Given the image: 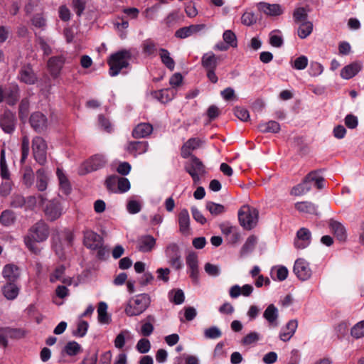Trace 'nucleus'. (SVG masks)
Segmentation results:
<instances>
[{"instance_id": "1", "label": "nucleus", "mask_w": 364, "mask_h": 364, "mask_svg": "<svg viewBox=\"0 0 364 364\" xmlns=\"http://www.w3.org/2000/svg\"><path fill=\"white\" fill-rule=\"evenodd\" d=\"M48 235V225L43 220H39L30 228L28 234L24 237L25 245L33 253L38 254L41 250L36 243L46 241Z\"/></svg>"}, {"instance_id": "2", "label": "nucleus", "mask_w": 364, "mask_h": 364, "mask_svg": "<svg viewBox=\"0 0 364 364\" xmlns=\"http://www.w3.org/2000/svg\"><path fill=\"white\" fill-rule=\"evenodd\" d=\"M131 57V52L128 50H121L112 54L108 60L109 75L117 76L124 68H127L129 65Z\"/></svg>"}, {"instance_id": "3", "label": "nucleus", "mask_w": 364, "mask_h": 364, "mask_svg": "<svg viewBox=\"0 0 364 364\" xmlns=\"http://www.w3.org/2000/svg\"><path fill=\"white\" fill-rule=\"evenodd\" d=\"M315 181V186L318 189L323 187L324 178L319 175L318 172L314 171L310 172L303 180V181L292 188L291 195L301 196L308 193L311 189V182Z\"/></svg>"}, {"instance_id": "4", "label": "nucleus", "mask_w": 364, "mask_h": 364, "mask_svg": "<svg viewBox=\"0 0 364 364\" xmlns=\"http://www.w3.org/2000/svg\"><path fill=\"white\" fill-rule=\"evenodd\" d=\"M259 211L249 205H242L238 211V220L240 225L248 230L257 225Z\"/></svg>"}, {"instance_id": "5", "label": "nucleus", "mask_w": 364, "mask_h": 364, "mask_svg": "<svg viewBox=\"0 0 364 364\" xmlns=\"http://www.w3.org/2000/svg\"><path fill=\"white\" fill-rule=\"evenodd\" d=\"M164 255L167 263L176 270L183 267L182 250L180 245L174 242H169L164 248Z\"/></svg>"}, {"instance_id": "6", "label": "nucleus", "mask_w": 364, "mask_h": 364, "mask_svg": "<svg viewBox=\"0 0 364 364\" xmlns=\"http://www.w3.org/2000/svg\"><path fill=\"white\" fill-rule=\"evenodd\" d=\"M150 302V297L147 294L136 295L127 305L125 313L128 316L140 315L149 307Z\"/></svg>"}, {"instance_id": "7", "label": "nucleus", "mask_w": 364, "mask_h": 364, "mask_svg": "<svg viewBox=\"0 0 364 364\" xmlns=\"http://www.w3.org/2000/svg\"><path fill=\"white\" fill-rule=\"evenodd\" d=\"M185 171L191 176L195 184L200 183V177L206 174L203 162L196 156H192L184 165Z\"/></svg>"}, {"instance_id": "8", "label": "nucleus", "mask_w": 364, "mask_h": 364, "mask_svg": "<svg viewBox=\"0 0 364 364\" xmlns=\"http://www.w3.org/2000/svg\"><path fill=\"white\" fill-rule=\"evenodd\" d=\"M33 155L36 161L41 165H43L47 161V144L41 136H36L32 140Z\"/></svg>"}, {"instance_id": "9", "label": "nucleus", "mask_w": 364, "mask_h": 364, "mask_svg": "<svg viewBox=\"0 0 364 364\" xmlns=\"http://www.w3.org/2000/svg\"><path fill=\"white\" fill-rule=\"evenodd\" d=\"M43 206L46 217L50 221L57 220L63 214V208L58 198L46 200Z\"/></svg>"}, {"instance_id": "10", "label": "nucleus", "mask_w": 364, "mask_h": 364, "mask_svg": "<svg viewBox=\"0 0 364 364\" xmlns=\"http://www.w3.org/2000/svg\"><path fill=\"white\" fill-rule=\"evenodd\" d=\"M83 242L86 247L92 250H98V253H101L103 240L102 237L97 233L90 230L84 231Z\"/></svg>"}, {"instance_id": "11", "label": "nucleus", "mask_w": 364, "mask_h": 364, "mask_svg": "<svg viewBox=\"0 0 364 364\" xmlns=\"http://www.w3.org/2000/svg\"><path fill=\"white\" fill-rule=\"evenodd\" d=\"M294 272L301 281L309 279L312 274V271L309 263L304 259H297L294 265Z\"/></svg>"}, {"instance_id": "12", "label": "nucleus", "mask_w": 364, "mask_h": 364, "mask_svg": "<svg viewBox=\"0 0 364 364\" xmlns=\"http://www.w3.org/2000/svg\"><path fill=\"white\" fill-rule=\"evenodd\" d=\"M18 80L26 85H34L38 81L37 75L33 70L30 63L25 64L20 68L17 77Z\"/></svg>"}, {"instance_id": "13", "label": "nucleus", "mask_w": 364, "mask_h": 364, "mask_svg": "<svg viewBox=\"0 0 364 364\" xmlns=\"http://www.w3.org/2000/svg\"><path fill=\"white\" fill-rule=\"evenodd\" d=\"M65 63V58L63 55L54 56L48 59V68L53 78L55 79L59 77Z\"/></svg>"}, {"instance_id": "14", "label": "nucleus", "mask_w": 364, "mask_h": 364, "mask_svg": "<svg viewBox=\"0 0 364 364\" xmlns=\"http://www.w3.org/2000/svg\"><path fill=\"white\" fill-rule=\"evenodd\" d=\"M31 126L37 132L45 131L48 127V119L46 115L40 112H33L29 119Z\"/></svg>"}, {"instance_id": "15", "label": "nucleus", "mask_w": 364, "mask_h": 364, "mask_svg": "<svg viewBox=\"0 0 364 364\" xmlns=\"http://www.w3.org/2000/svg\"><path fill=\"white\" fill-rule=\"evenodd\" d=\"M311 241V233L306 228H300L296 232V237L294 240V246L297 249H304L307 247Z\"/></svg>"}, {"instance_id": "16", "label": "nucleus", "mask_w": 364, "mask_h": 364, "mask_svg": "<svg viewBox=\"0 0 364 364\" xmlns=\"http://www.w3.org/2000/svg\"><path fill=\"white\" fill-rule=\"evenodd\" d=\"M107 163L105 156L97 154L90 157L85 163L86 172H92L103 168Z\"/></svg>"}, {"instance_id": "17", "label": "nucleus", "mask_w": 364, "mask_h": 364, "mask_svg": "<svg viewBox=\"0 0 364 364\" xmlns=\"http://www.w3.org/2000/svg\"><path fill=\"white\" fill-rule=\"evenodd\" d=\"M73 236L71 233L67 232L65 234L62 241L59 237H54L53 239V247L60 258L64 256L63 246H70L72 244Z\"/></svg>"}, {"instance_id": "18", "label": "nucleus", "mask_w": 364, "mask_h": 364, "mask_svg": "<svg viewBox=\"0 0 364 364\" xmlns=\"http://www.w3.org/2000/svg\"><path fill=\"white\" fill-rule=\"evenodd\" d=\"M298 327V321L296 319H291L282 328L279 333V338L284 341H289L294 335Z\"/></svg>"}, {"instance_id": "19", "label": "nucleus", "mask_w": 364, "mask_h": 364, "mask_svg": "<svg viewBox=\"0 0 364 364\" xmlns=\"http://www.w3.org/2000/svg\"><path fill=\"white\" fill-rule=\"evenodd\" d=\"M156 246V239L150 235H145L137 240V249L141 252H149Z\"/></svg>"}, {"instance_id": "20", "label": "nucleus", "mask_w": 364, "mask_h": 364, "mask_svg": "<svg viewBox=\"0 0 364 364\" xmlns=\"http://www.w3.org/2000/svg\"><path fill=\"white\" fill-rule=\"evenodd\" d=\"M149 148V144L145 141H130L127 147V151L134 157L146 153Z\"/></svg>"}, {"instance_id": "21", "label": "nucleus", "mask_w": 364, "mask_h": 364, "mask_svg": "<svg viewBox=\"0 0 364 364\" xmlns=\"http://www.w3.org/2000/svg\"><path fill=\"white\" fill-rule=\"evenodd\" d=\"M0 126L5 133H13L16 127L14 115L9 112H5L0 117Z\"/></svg>"}, {"instance_id": "22", "label": "nucleus", "mask_w": 364, "mask_h": 364, "mask_svg": "<svg viewBox=\"0 0 364 364\" xmlns=\"http://www.w3.org/2000/svg\"><path fill=\"white\" fill-rule=\"evenodd\" d=\"M257 8L264 14L269 16H278L283 13L282 6L277 4H271L269 3L260 2L257 4Z\"/></svg>"}, {"instance_id": "23", "label": "nucleus", "mask_w": 364, "mask_h": 364, "mask_svg": "<svg viewBox=\"0 0 364 364\" xmlns=\"http://www.w3.org/2000/svg\"><path fill=\"white\" fill-rule=\"evenodd\" d=\"M263 317L270 326L277 327L278 326L279 311L274 304H271L266 308L263 312Z\"/></svg>"}, {"instance_id": "24", "label": "nucleus", "mask_w": 364, "mask_h": 364, "mask_svg": "<svg viewBox=\"0 0 364 364\" xmlns=\"http://www.w3.org/2000/svg\"><path fill=\"white\" fill-rule=\"evenodd\" d=\"M362 69L360 62H353L346 65L341 71V76L345 80H349L355 76Z\"/></svg>"}, {"instance_id": "25", "label": "nucleus", "mask_w": 364, "mask_h": 364, "mask_svg": "<svg viewBox=\"0 0 364 364\" xmlns=\"http://www.w3.org/2000/svg\"><path fill=\"white\" fill-rule=\"evenodd\" d=\"M205 28L203 24L191 25L189 26L183 27L176 31L175 36L179 38H186L193 33L199 32Z\"/></svg>"}, {"instance_id": "26", "label": "nucleus", "mask_w": 364, "mask_h": 364, "mask_svg": "<svg viewBox=\"0 0 364 364\" xmlns=\"http://www.w3.org/2000/svg\"><path fill=\"white\" fill-rule=\"evenodd\" d=\"M153 132V127L149 123H140L133 130L132 136L134 138H145Z\"/></svg>"}, {"instance_id": "27", "label": "nucleus", "mask_w": 364, "mask_h": 364, "mask_svg": "<svg viewBox=\"0 0 364 364\" xmlns=\"http://www.w3.org/2000/svg\"><path fill=\"white\" fill-rule=\"evenodd\" d=\"M329 228L337 239L340 241H345L346 239V230L343 225L338 221L331 220Z\"/></svg>"}, {"instance_id": "28", "label": "nucleus", "mask_w": 364, "mask_h": 364, "mask_svg": "<svg viewBox=\"0 0 364 364\" xmlns=\"http://www.w3.org/2000/svg\"><path fill=\"white\" fill-rule=\"evenodd\" d=\"M179 230L186 234L190 230V215L187 209H182L178 214Z\"/></svg>"}, {"instance_id": "29", "label": "nucleus", "mask_w": 364, "mask_h": 364, "mask_svg": "<svg viewBox=\"0 0 364 364\" xmlns=\"http://www.w3.org/2000/svg\"><path fill=\"white\" fill-rule=\"evenodd\" d=\"M16 221V215L14 211L11 209H6L0 214V224L4 227H11L15 224Z\"/></svg>"}, {"instance_id": "30", "label": "nucleus", "mask_w": 364, "mask_h": 364, "mask_svg": "<svg viewBox=\"0 0 364 364\" xmlns=\"http://www.w3.org/2000/svg\"><path fill=\"white\" fill-rule=\"evenodd\" d=\"M295 208L301 213L318 215V207L309 201L297 202Z\"/></svg>"}, {"instance_id": "31", "label": "nucleus", "mask_w": 364, "mask_h": 364, "mask_svg": "<svg viewBox=\"0 0 364 364\" xmlns=\"http://www.w3.org/2000/svg\"><path fill=\"white\" fill-rule=\"evenodd\" d=\"M257 242V237L255 235L249 236L240 251L241 257H245L250 254L255 249Z\"/></svg>"}, {"instance_id": "32", "label": "nucleus", "mask_w": 364, "mask_h": 364, "mask_svg": "<svg viewBox=\"0 0 364 364\" xmlns=\"http://www.w3.org/2000/svg\"><path fill=\"white\" fill-rule=\"evenodd\" d=\"M47 200L46 194H38L37 196H31L26 198V208L28 210H33L37 204L40 205H44L45 201Z\"/></svg>"}, {"instance_id": "33", "label": "nucleus", "mask_w": 364, "mask_h": 364, "mask_svg": "<svg viewBox=\"0 0 364 364\" xmlns=\"http://www.w3.org/2000/svg\"><path fill=\"white\" fill-rule=\"evenodd\" d=\"M2 275L9 282H14L19 277L18 268L12 264H6L3 269Z\"/></svg>"}, {"instance_id": "34", "label": "nucleus", "mask_w": 364, "mask_h": 364, "mask_svg": "<svg viewBox=\"0 0 364 364\" xmlns=\"http://www.w3.org/2000/svg\"><path fill=\"white\" fill-rule=\"evenodd\" d=\"M2 293L8 300H14L19 294V288L10 282L2 287Z\"/></svg>"}, {"instance_id": "35", "label": "nucleus", "mask_w": 364, "mask_h": 364, "mask_svg": "<svg viewBox=\"0 0 364 364\" xmlns=\"http://www.w3.org/2000/svg\"><path fill=\"white\" fill-rule=\"evenodd\" d=\"M107 304L105 301H100L98 304V321L102 324H109L111 322V317L107 314Z\"/></svg>"}, {"instance_id": "36", "label": "nucleus", "mask_w": 364, "mask_h": 364, "mask_svg": "<svg viewBox=\"0 0 364 364\" xmlns=\"http://www.w3.org/2000/svg\"><path fill=\"white\" fill-rule=\"evenodd\" d=\"M201 64L206 70L216 69L218 63L215 55L212 52L205 53L202 56Z\"/></svg>"}, {"instance_id": "37", "label": "nucleus", "mask_w": 364, "mask_h": 364, "mask_svg": "<svg viewBox=\"0 0 364 364\" xmlns=\"http://www.w3.org/2000/svg\"><path fill=\"white\" fill-rule=\"evenodd\" d=\"M200 141L196 138L188 139L182 146L181 155L183 158H187L191 154V151L197 149L200 146Z\"/></svg>"}, {"instance_id": "38", "label": "nucleus", "mask_w": 364, "mask_h": 364, "mask_svg": "<svg viewBox=\"0 0 364 364\" xmlns=\"http://www.w3.org/2000/svg\"><path fill=\"white\" fill-rule=\"evenodd\" d=\"M56 175L59 181L60 189L65 195L69 194L71 190L70 184L68 177L60 168H57Z\"/></svg>"}, {"instance_id": "39", "label": "nucleus", "mask_w": 364, "mask_h": 364, "mask_svg": "<svg viewBox=\"0 0 364 364\" xmlns=\"http://www.w3.org/2000/svg\"><path fill=\"white\" fill-rule=\"evenodd\" d=\"M152 95L161 103H166L173 99L174 91L169 89H163L154 92Z\"/></svg>"}, {"instance_id": "40", "label": "nucleus", "mask_w": 364, "mask_h": 364, "mask_svg": "<svg viewBox=\"0 0 364 364\" xmlns=\"http://www.w3.org/2000/svg\"><path fill=\"white\" fill-rule=\"evenodd\" d=\"M48 186V176L44 168L36 171V187L39 191H44Z\"/></svg>"}, {"instance_id": "41", "label": "nucleus", "mask_w": 364, "mask_h": 364, "mask_svg": "<svg viewBox=\"0 0 364 364\" xmlns=\"http://www.w3.org/2000/svg\"><path fill=\"white\" fill-rule=\"evenodd\" d=\"M132 333L129 330H122L114 339V346L118 349L122 348L126 343V340L132 338Z\"/></svg>"}, {"instance_id": "42", "label": "nucleus", "mask_w": 364, "mask_h": 364, "mask_svg": "<svg viewBox=\"0 0 364 364\" xmlns=\"http://www.w3.org/2000/svg\"><path fill=\"white\" fill-rule=\"evenodd\" d=\"M81 351V346L74 341L68 342L63 350V352L69 356H75Z\"/></svg>"}, {"instance_id": "43", "label": "nucleus", "mask_w": 364, "mask_h": 364, "mask_svg": "<svg viewBox=\"0 0 364 364\" xmlns=\"http://www.w3.org/2000/svg\"><path fill=\"white\" fill-rule=\"evenodd\" d=\"M160 58L163 64L170 70H173L175 68V62L171 57L170 53L164 48H161Z\"/></svg>"}, {"instance_id": "44", "label": "nucleus", "mask_w": 364, "mask_h": 364, "mask_svg": "<svg viewBox=\"0 0 364 364\" xmlns=\"http://www.w3.org/2000/svg\"><path fill=\"white\" fill-rule=\"evenodd\" d=\"M313 31V23L311 21H305L301 23L298 28L297 33L300 38L304 39L307 38Z\"/></svg>"}, {"instance_id": "45", "label": "nucleus", "mask_w": 364, "mask_h": 364, "mask_svg": "<svg viewBox=\"0 0 364 364\" xmlns=\"http://www.w3.org/2000/svg\"><path fill=\"white\" fill-rule=\"evenodd\" d=\"M259 129L264 133H277L280 130V125L275 121H269L268 122L259 124Z\"/></svg>"}, {"instance_id": "46", "label": "nucleus", "mask_w": 364, "mask_h": 364, "mask_svg": "<svg viewBox=\"0 0 364 364\" xmlns=\"http://www.w3.org/2000/svg\"><path fill=\"white\" fill-rule=\"evenodd\" d=\"M0 333H3L6 338H20L24 336L22 330L10 327L0 328Z\"/></svg>"}, {"instance_id": "47", "label": "nucleus", "mask_w": 364, "mask_h": 364, "mask_svg": "<svg viewBox=\"0 0 364 364\" xmlns=\"http://www.w3.org/2000/svg\"><path fill=\"white\" fill-rule=\"evenodd\" d=\"M206 209L214 216L223 214L226 211V208L223 205L215 203L212 201L206 203Z\"/></svg>"}, {"instance_id": "48", "label": "nucleus", "mask_w": 364, "mask_h": 364, "mask_svg": "<svg viewBox=\"0 0 364 364\" xmlns=\"http://www.w3.org/2000/svg\"><path fill=\"white\" fill-rule=\"evenodd\" d=\"M168 297L170 301L174 303L175 304L179 305L183 303L185 299V296L183 291L180 289H173L171 290L168 293Z\"/></svg>"}, {"instance_id": "49", "label": "nucleus", "mask_w": 364, "mask_h": 364, "mask_svg": "<svg viewBox=\"0 0 364 364\" xmlns=\"http://www.w3.org/2000/svg\"><path fill=\"white\" fill-rule=\"evenodd\" d=\"M0 176L4 180H8L10 177V172L9 171L5 156V151L1 150L0 156Z\"/></svg>"}, {"instance_id": "50", "label": "nucleus", "mask_w": 364, "mask_h": 364, "mask_svg": "<svg viewBox=\"0 0 364 364\" xmlns=\"http://www.w3.org/2000/svg\"><path fill=\"white\" fill-rule=\"evenodd\" d=\"M30 151V139L27 135H24L21 140V164H23L26 160Z\"/></svg>"}, {"instance_id": "51", "label": "nucleus", "mask_w": 364, "mask_h": 364, "mask_svg": "<svg viewBox=\"0 0 364 364\" xmlns=\"http://www.w3.org/2000/svg\"><path fill=\"white\" fill-rule=\"evenodd\" d=\"M89 327V324L87 321L80 320L77 323V328L73 331V335L75 337L82 338L84 337Z\"/></svg>"}, {"instance_id": "52", "label": "nucleus", "mask_w": 364, "mask_h": 364, "mask_svg": "<svg viewBox=\"0 0 364 364\" xmlns=\"http://www.w3.org/2000/svg\"><path fill=\"white\" fill-rule=\"evenodd\" d=\"M119 178L120 177L117 175H112L107 178L105 185L109 191L117 193V186Z\"/></svg>"}, {"instance_id": "53", "label": "nucleus", "mask_w": 364, "mask_h": 364, "mask_svg": "<svg viewBox=\"0 0 364 364\" xmlns=\"http://www.w3.org/2000/svg\"><path fill=\"white\" fill-rule=\"evenodd\" d=\"M141 209V201L134 198V197L131 198L127 204V210L130 214H136L140 212Z\"/></svg>"}, {"instance_id": "54", "label": "nucleus", "mask_w": 364, "mask_h": 364, "mask_svg": "<svg viewBox=\"0 0 364 364\" xmlns=\"http://www.w3.org/2000/svg\"><path fill=\"white\" fill-rule=\"evenodd\" d=\"M222 336L220 329L215 326H211L204 330V336L208 339H217Z\"/></svg>"}, {"instance_id": "55", "label": "nucleus", "mask_w": 364, "mask_h": 364, "mask_svg": "<svg viewBox=\"0 0 364 364\" xmlns=\"http://www.w3.org/2000/svg\"><path fill=\"white\" fill-rule=\"evenodd\" d=\"M351 336L356 338L364 337V320L357 323L350 330Z\"/></svg>"}, {"instance_id": "56", "label": "nucleus", "mask_w": 364, "mask_h": 364, "mask_svg": "<svg viewBox=\"0 0 364 364\" xmlns=\"http://www.w3.org/2000/svg\"><path fill=\"white\" fill-rule=\"evenodd\" d=\"M224 42L229 46L237 47V38L231 30H226L223 34Z\"/></svg>"}, {"instance_id": "57", "label": "nucleus", "mask_w": 364, "mask_h": 364, "mask_svg": "<svg viewBox=\"0 0 364 364\" xmlns=\"http://www.w3.org/2000/svg\"><path fill=\"white\" fill-rule=\"evenodd\" d=\"M307 12L304 7H299L294 10L293 17L296 23H303L307 21Z\"/></svg>"}, {"instance_id": "58", "label": "nucleus", "mask_w": 364, "mask_h": 364, "mask_svg": "<svg viewBox=\"0 0 364 364\" xmlns=\"http://www.w3.org/2000/svg\"><path fill=\"white\" fill-rule=\"evenodd\" d=\"M308 58L305 55H300L294 62H291V66L296 70H304L308 65Z\"/></svg>"}, {"instance_id": "59", "label": "nucleus", "mask_w": 364, "mask_h": 364, "mask_svg": "<svg viewBox=\"0 0 364 364\" xmlns=\"http://www.w3.org/2000/svg\"><path fill=\"white\" fill-rule=\"evenodd\" d=\"M186 264L189 270L198 269V256L195 252H190L186 258Z\"/></svg>"}, {"instance_id": "60", "label": "nucleus", "mask_w": 364, "mask_h": 364, "mask_svg": "<svg viewBox=\"0 0 364 364\" xmlns=\"http://www.w3.org/2000/svg\"><path fill=\"white\" fill-rule=\"evenodd\" d=\"M257 21V17L253 12L246 11L241 17L242 23L247 26L255 24Z\"/></svg>"}, {"instance_id": "61", "label": "nucleus", "mask_w": 364, "mask_h": 364, "mask_svg": "<svg viewBox=\"0 0 364 364\" xmlns=\"http://www.w3.org/2000/svg\"><path fill=\"white\" fill-rule=\"evenodd\" d=\"M136 349L142 354L148 353L151 349L150 341L146 338L139 339L136 345Z\"/></svg>"}, {"instance_id": "62", "label": "nucleus", "mask_w": 364, "mask_h": 364, "mask_svg": "<svg viewBox=\"0 0 364 364\" xmlns=\"http://www.w3.org/2000/svg\"><path fill=\"white\" fill-rule=\"evenodd\" d=\"M65 267L63 265L57 267L54 272L50 275V282L54 283L61 280L65 274Z\"/></svg>"}, {"instance_id": "63", "label": "nucleus", "mask_w": 364, "mask_h": 364, "mask_svg": "<svg viewBox=\"0 0 364 364\" xmlns=\"http://www.w3.org/2000/svg\"><path fill=\"white\" fill-rule=\"evenodd\" d=\"M26 198L21 195L12 196L10 201V206L14 208H21L25 206Z\"/></svg>"}, {"instance_id": "64", "label": "nucleus", "mask_w": 364, "mask_h": 364, "mask_svg": "<svg viewBox=\"0 0 364 364\" xmlns=\"http://www.w3.org/2000/svg\"><path fill=\"white\" fill-rule=\"evenodd\" d=\"M34 176L33 170L31 167L26 166L24 168V173L23 176V183L27 186L30 187L33 183Z\"/></svg>"}]
</instances>
